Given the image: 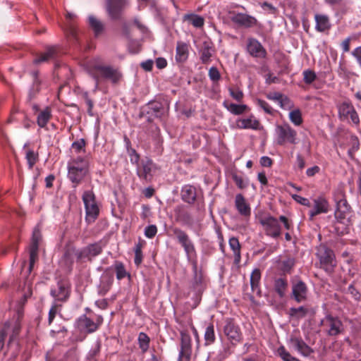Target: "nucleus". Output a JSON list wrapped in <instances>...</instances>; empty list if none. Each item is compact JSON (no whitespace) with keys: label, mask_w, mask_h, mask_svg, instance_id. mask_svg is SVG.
<instances>
[{"label":"nucleus","mask_w":361,"mask_h":361,"mask_svg":"<svg viewBox=\"0 0 361 361\" xmlns=\"http://www.w3.org/2000/svg\"><path fill=\"white\" fill-rule=\"evenodd\" d=\"M315 250V256L318 259L317 267L331 276L337 267L334 251L324 243L319 244Z\"/></svg>","instance_id":"obj_2"},{"label":"nucleus","mask_w":361,"mask_h":361,"mask_svg":"<svg viewBox=\"0 0 361 361\" xmlns=\"http://www.w3.org/2000/svg\"><path fill=\"white\" fill-rule=\"evenodd\" d=\"M32 295V290L31 284H25L21 293L20 298L17 301L15 306L16 312L17 314V320L16 322V326H18L20 320L23 318L24 314L23 307L27 299Z\"/></svg>","instance_id":"obj_22"},{"label":"nucleus","mask_w":361,"mask_h":361,"mask_svg":"<svg viewBox=\"0 0 361 361\" xmlns=\"http://www.w3.org/2000/svg\"><path fill=\"white\" fill-rule=\"evenodd\" d=\"M189 56V45L183 42H178L176 50V61L178 63H184Z\"/></svg>","instance_id":"obj_30"},{"label":"nucleus","mask_w":361,"mask_h":361,"mask_svg":"<svg viewBox=\"0 0 361 361\" xmlns=\"http://www.w3.org/2000/svg\"><path fill=\"white\" fill-rule=\"evenodd\" d=\"M42 240V234L40 229L35 227L32 236V240L30 245V259L28 272L32 271L35 262L38 259L39 243Z\"/></svg>","instance_id":"obj_15"},{"label":"nucleus","mask_w":361,"mask_h":361,"mask_svg":"<svg viewBox=\"0 0 361 361\" xmlns=\"http://www.w3.org/2000/svg\"><path fill=\"white\" fill-rule=\"evenodd\" d=\"M60 306L61 305H59L57 304H54L50 308L48 317V322L49 324H51L53 320L54 319Z\"/></svg>","instance_id":"obj_61"},{"label":"nucleus","mask_w":361,"mask_h":361,"mask_svg":"<svg viewBox=\"0 0 361 361\" xmlns=\"http://www.w3.org/2000/svg\"><path fill=\"white\" fill-rule=\"evenodd\" d=\"M232 179L240 189H244L247 185V183L245 182L243 178L235 173H232Z\"/></svg>","instance_id":"obj_55"},{"label":"nucleus","mask_w":361,"mask_h":361,"mask_svg":"<svg viewBox=\"0 0 361 361\" xmlns=\"http://www.w3.org/2000/svg\"><path fill=\"white\" fill-rule=\"evenodd\" d=\"M145 241L140 240L139 242L135 245L134 248L135 252V259L134 262L137 266H139L142 262V248L145 245Z\"/></svg>","instance_id":"obj_45"},{"label":"nucleus","mask_w":361,"mask_h":361,"mask_svg":"<svg viewBox=\"0 0 361 361\" xmlns=\"http://www.w3.org/2000/svg\"><path fill=\"white\" fill-rule=\"evenodd\" d=\"M292 197L295 201H296L297 202L302 205L307 206L308 207H310L312 206L310 200L305 197H301L298 195H293Z\"/></svg>","instance_id":"obj_63"},{"label":"nucleus","mask_w":361,"mask_h":361,"mask_svg":"<svg viewBox=\"0 0 361 361\" xmlns=\"http://www.w3.org/2000/svg\"><path fill=\"white\" fill-rule=\"evenodd\" d=\"M229 245L233 251L235 262L239 263L240 261V245L239 240L236 238H231L229 240Z\"/></svg>","instance_id":"obj_42"},{"label":"nucleus","mask_w":361,"mask_h":361,"mask_svg":"<svg viewBox=\"0 0 361 361\" xmlns=\"http://www.w3.org/2000/svg\"><path fill=\"white\" fill-rule=\"evenodd\" d=\"M168 109L169 106L167 108H165L164 104L162 102L159 101H152L146 105L145 109H143L141 111L140 116L142 117L146 114L154 116L158 118H161L165 115Z\"/></svg>","instance_id":"obj_20"},{"label":"nucleus","mask_w":361,"mask_h":361,"mask_svg":"<svg viewBox=\"0 0 361 361\" xmlns=\"http://www.w3.org/2000/svg\"><path fill=\"white\" fill-rule=\"evenodd\" d=\"M89 170L87 166H68V178L76 188L85 178Z\"/></svg>","instance_id":"obj_23"},{"label":"nucleus","mask_w":361,"mask_h":361,"mask_svg":"<svg viewBox=\"0 0 361 361\" xmlns=\"http://www.w3.org/2000/svg\"><path fill=\"white\" fill-rule=\"evenodd\" d=\"M157 233V228L155 225H149L145 229V235L148 238H154Z\"/></svg>","instance_id":"obj_60"},{"label":"nucleus","mask_w":361,"mask_h":361,"mask_svg":"<svg viewBox=\"0 0 361 361\" xmlns=\"http://www.w3.org/2000/svg\"><path fill=\"white\" fill-rule=\"evenodd\" d=\"M276 142L279 145H284L286 143L295 145L297 143V132L291 126L284 123L278 125L276 128Z\"/></svg>","instance_id":"obj_8"},{"label":"nucleus","mask_w":361,"mask_h":361,"mask_svg":"<svg viewBox=\"0 0 361 361\" xmlns=\"http://www.w3.org/2000/svg\"><path fill=\"white\" fill-rule=\"evenodd\" d=\"M257 104L259 106H260L267 114H271V115L273 114V109L264 100L257 99Z\"/></svg>","instance_id":"obj_59"},{"label":"nucleus","mask_w":361,"mask_h":361,"mask_svg":"<svg viewBox=\"0 0 361 361\" xmlns=\"http://www.w3.org/2000/svg\"><path fill=\"white\" fill-rule=\"evenodd\" d=\"M78 251L79 250L71 245H68L65 247L64 253L61 259V264L65 267L67 272L72 271L75 259H76L78 262H81L78 261Z\"/></svg>","instance_id":"obj_19"},{"label":"nucleus","mask_w":361,"mask_h":361,"mask_svg":"<svg viewBox=\"0 0 361 361\" xmlns=\"http://www.w3.org/2000/svg\"><path fill=\"white\" fill-rule=\"evenodd\" d=\"M235 207L238 213L247 218L251 215V208L242 194H237L235 198Z\"/></svg>","instance_id":"obj_27"},{"label":"nucleus","mask_w":361,"mask_h":361,"mask_svg":"<svg viewBox=\"0 0 361 361\" xmlns=\"http://www.w3.org/2000/svg\"><path fill=\"white\" fill-rule=\"evenodd\" d=\"M230 95L236 101L241 102L243 99L244 94L239 88H229Z\"/></svg>","instance_id":"obj_56"},{"label":"nucleus","mask_w":361,"mask_h":361,"mask_svg":"<svg viewBox=\"0 0 361 361\" xmlns=\"http://www.w3.org/2000/svg\"><path fill=\"white\" fill-rule=\"evenodd\" d=\"M106 13L111 20H123L125 9L129 6V0H105Z\"/></svg>","instance_id":"obj_4"},{"label":"nucleus","mask_w":361,"mask_h":361,"mask_svg":"<svg viewBox=\"0 0 361 361\" xmlns=\"http://www.w3.org/2000/svg\"><path fill=\"white\" fill-rule=\"evenodd\" d=\"M174 214L176 221L183 224H188L191 221L190 214L186 211L185 207L183 205H178L174 208Z\"/></svg>","instance_id":"obj_35"},{"label":"nucleus","mask_w":361,"mask_h":361,"mask_svg":"<svg viewBox=\"0 0 361 361\" xmlns=\"http://www.w3.org/2000/svg\"><path fill=\"white\" fill-rule=\"evenodd\" d=\"M204 338L205 341V345H210L215 342L216 336L214 332V326L212 323H209V325L207 326Z\"/></svg>","instance_id":"obj_40"},{"label":"nucleus","mask_w":361,"mask_h":361,"mask_svg":"<svg viewBox=\"0 0 361 361\" xmlns=\"http://www.w3.org/2000/svg\"><path fill=\"white\" fill-rule=\"evenodd\" d=\"M114 269L116 274V278L118 280H121L125 278L126 276H129L127 273L124 264L118 261H116L114 264Z\"/></svg>","instance_id":"obj_50"},{"label":"nucleus","mask_w":361,"mask_h":361,"mask_svg":"<svg viewBox=\"0 0 361 361\" xmlns=\"http://www.w3.org/2000/svg\"><path fill=\"white\" fill-rule=\"evenodd\" d=\"M259 221L265 234L273 238H277L281 235L282 228L279 221L283 223L287 230H290L292 226L291 221L285 216H280L278 219L271 214H267L260 217Z\"/></svg>","instance_id":"obj_1"},{"label":"nucleus","mask_w":361,"mask_h":361,"mask_svg":"<svg viewBox=\"0 0 361 361\" xmlns=\"http://www.w3.org/2000/svg\"><path fill=\"white\" fill-rule=\"evenodd\" d=\"M77 326L81 331L92 334L96 331L103 323V317L101 315L97 317L95 321L87 317L85 314L80 316L77 320Z\"/></svg>","instance_id":"obj_13"},{"label":"nucleus","mask_w":361,"mask_h":361,"mask_svg":"<svg viewBox=\"0 0 361 361\" xmlns=\"http://www.w3.org/2000/svg\"><path fill=\"white\" fill-rule=\"evenodd\" d=\"M288 287L286 278H278L274 279V289L280 298L285 297Z\"/></svg>","instance_id":"obj_34"},{"label":"nucleus","mask_w":361,"mask_h":361,"mask_svg":"<svg viewBox=\"0 0 361 361\" xmlns=\"http://www.w3.org/2000/svg\"><path fill=\"white\" fill-rule=\"evenodd\" d=\"M25 158L27 161L29 169H32L34 165L39 160V155L38 153L35 152L32 149H28L26 152Z\"/></svg>","instance_id":"obj_49"},{"label":"nucleus","mask_w":361,"mask_h":361,"mask_svg":"<svg viewBox=\"0 0 361 361\" xmlns=\"http://www.w3.org/2000/svg\"><path fill=\"white\" fill-rule=\"evenodd\" d=\"M224 106L234 115H241L249 110L246 104H236L227 101L224 102Z\"/></svg>","instance_id":"obj_36"},{"label":"nucleus","mask_w":361,"mask_h":361,"mask_svg":"<svg viewBox=\"0 0 361 361\" xmlns=\"http://www.w3.org/2000/svg\"><path fill=\"white\" fill-rule=\"evenodd\" d=\"M236 126L239 129L260 130L262 128L260 122L252 115L248 118L237 119Z\"/></svg>","instance_id":"obj_28"},{"label":"nucleus","mask_w":361,"mask_h":361,"mask_svg":"<svg viewBox=\"0 0 361 361\" xmlns=\"http://www.w3.org/2000/svg\"><path fill=\"white\" fill-rule=\"evenodd\" d=\"M247 50L248 53L257 58H265L267 51L261 43L255 38L247 39Z\"/></svg>","instance_id":"obj_26"},{"label":"nucleus","mask_w":361,"mask_h":361,"mask_svg":"<svg viewBox=\"0 0 361 361\" xmlns=\"http://www.w3.org/2000/svg\"><path fill=\"white\" fill-rule=\"evenodd\" d=\"M193 265V270H194V282H193V286L195 288H197L200 286L202 285L203 281V276L201 272L197 271V260L194 259L192 262Z\"/></svg>","instance_id":"obj_47"},{"label":"nucleus","mask_w":361,"mask_h":361,"mask_svg":"<svg viewBox=\"0 0 361 361\" xmlns=\"http://www.w3.org/2000/svg\"><path fill=\"white\" fill-rule=\"evenodd\" d=\"M295 264V261L294 258L289 257L285 260H283L280 262V270L283 272L284 275L287 274H290L291 271Z\"/></svg>","instance_id":"obj_44"},{"label":"nucleus","mask_w":361,"mask_h":361,"mask_svg":"<svg viewBox=\"0 0 361 361\" xmlns=\"http://www.w3.org/2000/svg\"><path fill=\"white\" fill-rule=\"evenodd\" d=\"M303 76H304V78H303L304 82L307 85L312 83L317 78V75H316V73H314V71H311V70L304 71Z\"/></svg>","instance_id":"obj_53"},{"label":"nucleus","mask_w":361,"mask_h":361,"mask_svg":"<svg viewBox=\"0 0 361 361\" xmlns=\"http://www.w3.org/2000/svg\"><path fill=\"white\" fill-rule=\"evenodd\" d=\"M86 142L84 139H80L74 142L72 144V148L77 152L80 153L82 151H85Z\"/></svg>","instance_id":"obj_58"},{"label":"nucleus","mask_w":361,"mask_h":361,"mask_svg":"<svg viewBox=\"0 0 361 361\" xmlns=\"http://www.w3.org/2000/svg\"><path fill=\"white\" fill-rule=\"evenodd\" d=\"M90 27L92 29L95 37H99L104 30V23L94 16L88 18Z\"/></svg>","instance_id":"obj_37"},{"label":"nucleus","mask_w":361,"mask_h":361,"mask_svg":"<svg viewBox=\"0 0 361 361\" xmlns=\"http://www.w3.org/2000/svg\"><path fill=\"white\" fill-rule=\"evenodd\" d=\"M316 22L315 28L318 32L328 31L331 28L329 18L326 15L316 14L314 16Z\"/></svg>","instance_id":"obj_33"},{"label":"nucleus","mask_w":361,"mask_h":361,"mask_svg":"<svg viewBox=\"0 0 361 361\" xmlns=\"http://www.w3.org/2000/svg\"><path fill=\"white\" fill-rule=\"evenodd\" d=\"M291 298L298 303L307 300L308 288L307 284L300 279L292 281Z\"/></svg>","instance_id":"obj_21"},{"label":"nucleus","mask_w":361,"mask_h":361,"mask_svg":"<svg viewBox=\"0 0 361 361\" xmlns=\"http://www.w3.org/2000/svg\"><path fill=\"white\" fill-rule=\"evenodd\" d=\"M351 54L355 57L357 63L361 68V46L354 49Z\"/></svg>","instance_id":"obj_64"},{"label":"nucleus","mask_w":361,"mask_h":361,"mask_svg":"<svg viewBox=\"0 0 361 361\" xmlns=\"http://www.w3.org/2000/svg\"><path fill=\"white\" fill-rule=\"evenodd\" d=\"M137 342L142 353H145L149 348L150 338L147 334L140 332L138 334Z\"/></svg>","instance_id":"obj_41"},{"label":"nucleus","mask_w":361,"mask_h":361,"mask_svg":"<svg viewBox=\"0 0 361 361\" xmlns=\"http://www.w3.org/2000/svg\"><path fill=\"white\" fill-rule=\"evenodd\" d=\"M321 325L325 328L326 334L329 336H337L344 331L341 320L330 314L326 315L321 321Z\"/></svg>","instance_id":"obj_10"},{"label":"nucleus","mask_w":361,"mask_h":361,"mask_svg":"<svg viewBox=\"0 0 361 361\" xmlns=\"http://www.w3.org/2000/svg\"><path fill=\"white\" fill-rule=\"evenodd\" d=\"M336 209L334 213L335 219L338 224H346L348 222L351 207L348 203L345 193L341 190L336 197Z\"/></svg>","instance_id":"obj_6"},{"label":"nucleus","mask_w":361,"mask_h":361,"mask_svg":"<svg viewBox=\"0 0 361 361\" xmlns=\"http://www.w3.org/2000/svg\"><path fill=\"white\" fill-rule=\"evenodd\" d=\"M309 310L304 306L299 307H291L289 310V314L290 317H294L297 319L304 318L307 314Z\"/></svg>","instance_id":"obj_43"},{"label":"nucleus","mask_w":361,"mask_h":361,"mask_svg":"<svg viewBox=\"0 0 361 361\" xmlns=\"http://www.w3.org/2000/svg\"><path fill=\"white\" fill-rule=\"evenodd\" d=\"M156 166L152 160L146 157L141 159L140 164L136 169V173L141 180L150 183L153 178Z\"/></svg>","instance_id":"obj_12"},{"label":"nucleus","mask_w":361,"mask_h":361,"mask_svg":"<svg viewBox=\"0 0 361 361\" xmlns=\"http://www.w3.org/2000/svg\"><path fill=\"white\" fill-rule=\"evenodd\" d=\"M71 284L67 279L59 280L56 287L51 290V295L56 300L66 302L70 297Z\"/></svg>","instance_id":"obj_16"},{"label":"nucleus","mask_w":361,"mask_h":361,"mask_svg":"<svg viewBox=\"0 0 361 361\" xmlns=\"http://www.w3.org/2000/svg\"><path fill=\"white\" fill-rule=\"evenodd\" d=\"M214 49L210 43L204 42L200 50V59L202 63L207 64L210 61Z\"/></svg>","instance_id":"obj_38"},{"label":"nucleus","mask_w":361,"mask_h":361,"mask_svg":"<svg viewBox=\"0 0 361 361\" xmlns=\"http://www.w3.org/2000/svg\"><path fill=\"white\" fill-rule=\"evenodd\" d=\"M208 75L213 82H218L221 79V74L216 67H211L209 70Z\"/></svg>","instance_id":"obj_54"},{"label":"nucleus","mask_w":361,"mask_h":361,"mask_svg":"<svg viewBox=\"0 0 361 361\" xmlns=\"http://www.w3.org/2000/svg\"><path fill=\"white\" fill-rule=\"evenodd\" d=\"M277 354L283 361H300L298 359L293 357L283 345L277 349Z\"/></svg>","instance_id":"obj_51"},{"label":"nucleus","mask_w":361,"mask_h":361,"mask_svg":"<svg viewBox=\"0 0 361 361\" xmlns=\"http://www.w3.org/2000/svg\"><path fill=\"white\" fill-rule=\"evenodd\" d=\"M231 20L239 27L252 28L257 25L258 20L252 16L245 13L231 12Z\"/></svg>","instance_id":"obj_14"},{"label":"nucleus","mask_w":361,"mask_h":361,"mask_svg":"<svg viewBox=\"0 0 361 361\" xmlns=\"http://www.w3.org/2000/svg\"><path fill=\"white\" fill-rule=\"evenodd\" d=\"M261 279V271L259 269H255L250 276V285L252 290L259 288Z\"/></svg>","instance_id":"obj_46"},{"label":"nucleus","mask_w":361,"mask_h":361,"mask_svg":"<svg viewBox=\"0 0 361 361\" xmlns=\"http://www.w3.org/2000/svg\"><path fill=\"white\" fill-rule=\"evenodd\" d=\"M59 48L57 47H49L47 49V51L41 54L39 56L36 57L33 60V63L35 64H39L43 62H47L50 59H53L55 57H56Z\"/></svg>","instance_id":"obj_31"},{"label":"nucleus","mask_w":361,"mask_h":361,"mask_svg":"<svg viewBox=\"0 0 361 361\" xmlns=\"http://www.w3.org/2000/svg\"><path fill=\"white\" fill-rule=\"evenodd\" d=\"M330 210V206L327 200L324 197H317L313 200V206L309 212L310 220L320 214H326Z\"/></svg>","instance_id":"obj_24"},{"label":"nucleus","mask_w":361,"mask_h":361,"mask_svg":"<svg viewBox=\"0 0 361 361\" xmlns=\"http://www.w3.org/2000/svg\"><path fill=\"white\" fill-rule=\"evenodd\" d=\"M181 197L184 202L193 204L197 197L196 188L190 185H185L181 190Z\"/></svg>","instance_id":"obj_32"},{"label":"nucleus","mask_w":361,"mask_h":361,"mask_svg":"<svg viewBox=\"0 0 361 361\" xmlns=\"http://www.w3.org/2000/svg\"><path fill=\"white\" fill-rule=\"evenodd\" d=\"M204 18L200 16L194 15L191 18V23L195 27H201L204 25Z\"/></svg>","instance_id":"obj_62"},{"label":"nucleus","mask_w":361,"mask_h":361,"mask_svg":"<svg viewBox=\"0 0 361 361\" xmlns=\"http://www.w3.org/2000/svg\"><path fill=\"white\" fill-rule=\"evenodd\" d=\"M288 343L303 356H309L314 352L300 336L292 335L288 340Z\"/></svg>","instance_id":"obj_25"},{"label":"nucleus","mask_w":361,"mask_h":361,"mask_svg":"<svg viewBox=\"0 0 361 361\" xmlns=\"http://www.w3.org/2000/svg\"><path fill=\"white\" fill-rule=\"evenodd\" d=\"M112 278H109L106 281L102 280L99 286V294L104 295L110 290L112 285Z\"/></svg>","instance_id":"obj_52"},{"label":"nucleus","mask_w":361,"mask_h":361,"mask_svg":"<svg viewBox=\"0 0 361 361\" xmlns=\"http://www.w3.org/2000/svg\"><path fill=\"white\" fill-rule=\"evenodd\" d=\"M68 166H87L89 170V163L87 160L81 157L73 159L72 161L68 164Z\"/></svg>","instance_id":"obj_57"},{"label":"nucleus","mask_w":361,"mask_h":361,"mask_svg":"<svg viewBox=\"0 0 361 361\" xmlns=\"http://www.w3.org/2000/svg\"><path fill=\"white\" fill-rule=\"evenodd\" d=\"M51 118V110L47 106L38 114L37 118V125L40 128H44Z\"/></svg>","instance_id":"obj_39"},{"label":"nucleus","mask_w":361,"mask_h":361,"mask_svg":"<svg viewBox=\"0 0 361 361\" xmlns=\"http://www.w3.org/2000/svg\"><path fill=\"white\" fill-rule=\"evenodd\" d=\"M31 76L32 78V84L28 92V99L30 101L35 98L37 94L40 92L42 83V80L39 77L38 71H32L31 73Z\"/></svg>","instance_id":"obj_29"},{"label":"nucleus","mask_w":361,"mask_h":361,"mask_svg":"<svg viewBox=\"0 0 361 361\" xmlns=\"http://www.w3.org/2000/svg\"><path fill=\"white\" fill-rule=\"evenodd\" d=\"M172 232L178 243L183 248L188 260L192 261V257H196L197 253L195 245L188 233L179 228H173Z\"/></svg>","instance_id":"obj_7"},{"label":"nucleus","mask_w":361,"mask_h":361,"mask_svg":"<svg viewBox=\"0 0 361 361\" xmlns=\"http://www.w3.org/2000/svg\"><path fill=\"white\" fill-rule=\"evenodd\" d=\"M180 349L178 355V361H190L192 355V340L186 331L180 333Z\"/></svg>","instance_id":"obj_17"},{"label":"nucleus","mask_w":361,"mask_h":361,"mask_svg":"<svg viewBox=\"0 0 361 361\" xmlns=\"http://www.w3.org/2000/svg\"><path fill=\"white\" fill-rule=\"evenodd\" d=\"M82 200L86 212V221H94L99 215V207L95 201V196L92 191H85L82 195Z\"/></svg>","instance_id":"obj_9"},{"label":"nucleus","mask_w":361,"mask_h":361,"mask_svg":"<svg viewBox=\"0 0 361 361\" xmlns=\"http://www.w3.org/2000/svg\"><path fill=\"white\" fill-rule=\"evenodd\" d=\"M223 332L233 345L243 342V336L242 331L233 318H226L224 320Z\"/></svg>","instance_id":"obj_5"},{"label":"nucleus","mask_w":361,"mask_h":361,"mask_svg":"<svg viewBox=\"0 0 361 361\" xmlns=\"http://www.w3.org/2000/svg\"><path fill=\"white\" fill-rule=\"evenodd\" d=\"M337 108L341 121L350 119L354 124L357 126L360 124L359 116L351 102L349 100L344 101L338 104Z\"/></svg>","instance_id":"obj_11"},{"label":"nucleus","mask_w":361,"mask_h":361,"mask_svg":"<svg viewBox=\"0 0 361 361\" xmlns=\"http://www.w3.org/2000/svg\"><path fill=\"white\" fill-rule=\"evenodd\" d=\"M289 118H290V121L295 126H300L303 122V119L302 117V113L299 109L291 111L289 113Z\"/></svg>","instance_id":"obj_48"},{"label":"nucleus","mask_w":361,"mask_h":361,"mask_svg":"<svg viewBox=\"0 0 361 361\" xmlns=\"http://www.w3.org/2000/svg\"><path fill=\"white\" fill-rule=\"evenodd\" d=\"M103 250L101 242H96L84 247L78 251V261L83 262L87 259L91 262L92 259L99 255Z\"/></svg>","instance_id":"obj_18"},{"label":"nucleus","mask_w":361,"mask_h":361,"mask_svg":"<svg viewBox=\"0 0 361 361\" xmlns=\"http://www.w3.org/2000/svg\"><path fill=\"white\" fill-rule=\"evenodd\" d=\"M90 73L97 83H99L100 79H105L113 84H117L122 78L119 70L111 66L95 65L90 69Z\"/></svg>","instance_id":"obj_3"}]
</instances>
